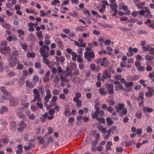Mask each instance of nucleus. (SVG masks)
Instances as JSON below:
<instances>
[{
	"label": "nucleus",
	"mask_w": 154,
	"mask_h": 154,
	"mask_svg": "<svg viewBox=\"0 0 154 154\" xmlns=\"http://www.w3.org/2000/svg\"><path fill=\"white\" fill-rule=\"evenodd\" d=\"M35 67L38 69H39L41 67V64L40 62H37L35 63Z\"/></svg>",
	"instance_id": "nucleus-38"
},
{
	"label": "nucleus",
	"mask_w": 154,
	"mask_h": 154,
	"mask_svg": "<svg viewBox=\"0 0 154 154\" xmlns=\"http://www.w3.org/2000/svg\"><path fill=\"white\" fill-rule=\"evenodd\" d=\"M55 113V111L53 108L50 109L48 111V113L51 116H54Z\"/></svg>",
	"instance_id": "nucleus-31"
},
{
	"label": "nucleus",
	"mask_w": 154,
	"mask_h": 154,
	"mask_svg": "<svg viewBox=\"0 0 154 154\" xmlns=\"http://www.w3.org/2000/svg\"><path fill=\"white\" fill-rule=\"evenodd\" d=\"M145 82V80L142 79L140 80L139 82L143 86L146 87L147 86V85L144 83Z\"/></svg>",
	"instance_id": "nucleus-62"
},
{
	"label": "nucleus",
	"mask_w": 154,
	"mask_h": 154,
	"mask_svg": "<svg viewBox=\"0 0 154 154\" xmlns=\"http://www.w3.org/2000/svg\"><path fill=\"white\" fill-rule=\"evenodd\" d=\"M98 129L100 131L103 132L104 133H106V128L104 127L103 125H101L99 126L98 127Z\"/></svg>",
	"instance_id": "nucleus-21"
},
{
	"label": "nucleus",
	"mask_w": 154,
	"mask_h": 154,
	"mask_svg": "<svg viewBox=\"0 0 154 154\" xmlns=\"http://www.w3.org/2000/svg\"><path fill=\"white\" fill-rule=\"evenodd\" d=\"M146 2H144L136 4L135 5L139 9L144 8L145 10H148L149 7H143V6H144Z\"/></svg>",
	"instance_id": "nucleus-13"
},
{
	"label": "nucleus",
	"mask_w": 154,
	"mask_h": 154,
	"mask_svg": "<svg viewBox=\"0 0 154 154\" xmlns=\"http://www.w3.org/2000/svg\"><path fill=\"white\" fill-rule=\"evenodd\" d=\"M0 90L2 91L3 94L5 95L8 96L10 95L11 94V93L10 92L8 93L7 92L6 88L5 87H1L0 88Z\"/></svg>",
	"instance_id": "nucleus-14"
},
{
	"label": "nucleus",
	"mask_w": 154,
	"mask_h": 154,
	"mask_svg": "<svg viewBox=\"0 0 154 154\" xmlns=\"http://www.w3.org/2000/svg\"><path fill=\"white\" fill-rule=\"evenodd\" d=\"M121 8L123 10H128L127 6H125L124 3H121L119 5V9H120Z\"/></svg>",
	"instance_id": "nucleus-28"
},
{
	"label": "nucleus",
	"mask_w": 154,
	"mask_h": 154,
	"mask_svg": "<svg viewBox=\"0 0 154 154\" xmlns=\"http://www.w3.org/2000/svg\"><path fill=\"white\" fill-rule=\"evenodd\" d=\"M49 48L47 45H44L40 48L39 51L41 56L42 57H48L49 55Z\"/></svg>",
	"instance_id": "nucleus-2"
},
{
	"label": "nucleus",
	"mask_w": 154,
	"mask_h": 154,
	"mask_svg": "<svg viewBox=\"0 0 154 154\" xmlns=\"http://www.w3.org/2000/svg\"><path fill=\"white\" fill-rule=\"evenodd\" d=\"M63 113L66 116H67V114L69 113V115H71L70 108L69 107H66L65 110L63 112Z\"/></svg>",
	"instance_id": "nucleus-16"
},
{
	"label": "nucleus",
	"mask_w": 154,
	"mask_h": 154,
	"mask_svg": "<svg viewBox=\"0 0 154 154\" xmlns=\"http://www.w3.org/2000/svg\"><path fill=\"white\" fill-rule=\"evenodd\" d=\"M75 30L77 31L81 32L83 31V27L82 26H78L75 28Z\"/></svg>",
	"instance_id": "nucleus-57"
},
{
	"label": "nucleus",
	"mask_w": 154,
	"mask_h": 154,
	"mask_svg": "<svg viewBox=\"0 0 154 154\" xmlns=\"http://www.w3.org/2000/svg\"><path fill=\"white\" fill-rule=\"evenodd\" d=\"M36 105H38L39 108L40 109H42L43 108V105L42 103H40V102H38L36 103Z\"/></svg>",
	"instance_id": "nucleus-58"
},
{
	"label": "nucleus",
	"mask_w": 154,
	"mask_h": 154,
	"mask_svg": "<svg viewBox=\"0 0 154 154\" xmlns=\"http://www.w3.org/2000/svg\"><path fill=\"white\" fill-rule=\"evenodd\" d=\"M36 35L38 37V38L40 40L43 38L42 33L41 31H39L36 33Z\"/></svg>",
	"instance_id": "nucleus-24"
},
{
	"label": "nucleus",
	"mask_w": 154,
	"mask_h": 154,
	"mask_svg": "<svg viewBox=\"0 0 154 154\" xmlns=\"http://www.w3.org/2000/svg\"><path fill=\"white\" fill-rule=\"evenodd\" d=\"M106 122L108 125H111L113 124V122L111 119L110 117H108L106 119Z\"/></svg>",
	"instance_id": "nucleus-25"
},
{
	"label": "nucleus",
	"mask_w": 154,
	"mask_h": 154,
	"mask_svg": "<svg viewBox=\"0 0 154 154\" xmlns=\"http://www.w3.org/2000/svg\"><path fill=\"white\" fill-rule=\"evenodd\" d=\"M109 61L107 59L104 57L103 58L102 60V62L100 63V65L102 67H107L109 66Z\"/></svg>",
	"instance_id": "nucleus-10"
},
{
	"label": "nucleus",
	"mask_w": 154,
	"mask_h": 154,
	"mask_svg": "<svg viewBox=\"0 0 154 154\" xmlns=\"http://www.w3.org/2000/svg\"><path fill=\"white\" fill-rule=\"evenodd\" d=\"M42 60L44 63L47 65L49 66L48 65L50 64L49 61L46 59L47 57H43Z\"/></svg>",
	"instance_id": "nucleus-50"
},
{
	"label": "nucleus",
	"mask_w": 154,
	"mask_h": 154,
	"mask_svg": "<svg viewBox=\"0 0 154 154\" xmlns=\"http://www.w3.org/2000/svg\"><path fill=\"white\" fill-rule=\"evenodd\" d=\"M3 26L4 27L7 29H10L11 28V25L8 23H3Z\"/></svg>",
	"instance_id": "nucleus-42"
},
{
	"label": "nucleus",
	"mask_w": 154,
	"mask_h": 154,
	"mask_svg": "<svg viewBox=\"0 0 154 154\" xmlns=\"http://www.w3.org/2000/svg\"><path fill=\"white\" fill-rule=\"evenodd\" d=\"M42 116L46 119L47 118L49 120H51L54 118V116H48V113L47 112H45L44 114L42 115Z\"/></svg>",
	"instance_id": "nucleus-19"
},
{
	"label": "nucleus",
	"mask_w": 154,
	"mask_h": 154,
	"mask_svg": "<svg viewBox=\"0 0 154 154\" xmlns=\"http://www.w3.org/2000/svg\"><path fill=\"white\" fill-rule=\"evenodd\" d=\"M18 103V99L15 97H12L10 102V105L12 106H15L17 105Z\"/></svg>",
	"instance_id": "nucleus-11"
},
{
	"label": "nucleus",
	"mask_w": 154,
	"mask_h": 154,
	"mask_svg": "<svg viewBox=\"0 0 154 154\" xmlns=\"http://www.w3.org/2000/svg\"><path fill=\"white\" fill-rule=\"evenodd\" d=\"M69 14L71 15L74 17H76L78 16L77 13L75 11H73L72 12L70 13Z\"/></svg>",
	"instance_id": "nucleus-47"
},
{
	"label": "nucleus",
	"mask_w": 154,
	"mask_h": 154,
	"mask_svg": "<svg viewBox=\"0 0 154 154\" xmlns=\"http://www.w3.org/2000/svg\"><path fill=\"white\" fill-rule=\"evenodd\" d=\"M120 29L121 31H126L128 30L130 31L131 30L130 28H126L125 27H121Z\"/></svg>",
	"instance_id": "nucleus-56"
},
{
	"label": "nucleus",
	"mask_w": 154,
	"mask_h": 154,
	"mask_svg": "<svg viewBox=\"0 0 154 154\" xmlns=\"http://www.w3.org/2000/svg\"><path fill=\"white\" fill-rule=\"evenodd\" d=\"M111 41L109 39H107L104 42V43L105 45H110L111 43Z\"/></svg>",
	"instance_id": "nucleus-49"
},
{
	"label": "nucleus",
	"mask_w": 154,
	"mask_h": 154,
	"mask_svg": "<svg viewBox=\"0 0 154 154\" xmlns=\"http://www.w3.org/2000/svg\"><path fill=\"white\" fill-rule=\"evenodd\" d=\"M145 59L147 61H149L152 60L153 58L152 56L147 55L145 56Z\"/></svg>",
	"instance_id": "nucleus-39"
},
{
	"label": "nucleus",
	"mask_w": 154,
	"mask_h": 154,
	"mask_svg": "<svg viewBox=\"0 0 154 154\" xmlns=\"http://www.w3.org/2000/svg\"><path fill=\"white\" fill-rule=\"evenodd\" d=\"M97 120L100 123L104 124L106 122L105 119L104 118H97Z\"/></svg>",
	"instance_id": "nucleus-27"
},
{
	"label": "nucleus",
	"mask_w": 154,
	"mask_h": 154,
	"mask_svg": "<svg viewBox=\"0 0 154 154\" xmlns=\"http://www.w3.org/2000/svg\"><path fill=\"white\" fill-rule=\"evenodd\" d=\"M151 45H147V46L142 47V49L144 51H148L150 52L149 53L150 54H154V48L150 46Z\"/></svg>",
	"instance_id": "nucleus-9"
},
{
	"label": "nucleus",
	"mask_w": 154,
	"mask_h": 154,
	"mask_svg": "<svg viewBox=\"0 0 154 154\" xmlns=\"http://www.w3.org/2000/svg\"><path fill=\"white\" fill-rule=\"evenodd\" d=\"M143 110L144 112H151L153 111V109L152 108H150L148 107H146L143 108Z\"/></svg>",
	"instance_id": "nucleus-26"
},
{
	"label": "nucleus",
	"mask_w": 154,
	"mask_h": 154,
	"mask_svg": "<svg viewBox=\"0 0 154 154\" xmlns=\"http://www.w3.org/2000/svg\"><path fill=\"white\" fill-rule=\"evenodd\" d=\"M57 44L58 45V47L60 49H62L63 48V42L62 41H58L57 42Z\"/></svg>",
	"instance_id": "nucleus-30"
},
{
	"label": "nucleus",
	"mask_w": 154,
	"mask_h": 154,
	"mask_svg": "<svg viewBox=\"0 0 154 154\" xmlns=\"http://www.w3.org/2000/svg\"><path fill=\"white\" fill-rule=\"evenodd\" d=\"M144 93L143 92H141L139 93V97L140 98L141 100H143L144 99Z\"/></svg>",
	"instance_id": "nucleus-53"
},
{
	"label": "nucleus",
	"mask_w": 154,
	"mask_h": 154,
	"mask_svg": "<svg viewBox=\"0 0 154 154\" xmlns=\"http://www.w3.org/2000/svg\"><path fill=\"white\" fill-rule=\"evenodd\" d=\"M127 113H128V110H127V109L126 108H124L123 109L122 114H121L120 115V116H122V114L124 115H126L127 114Z\"/></svg>",
	"instance_id": "nucleus-54"
},
{
	"label": "nucleus",
	"mask_w": 154,
	"mask_h": 154,
	"mask_svg": "<svg viewBox=\"0 0 154 154\" xmlns=\"http://www.w3.org/2000/svg\"><path fill=\"white\" fill-rule=\"evenodd\" d=\"M28 117L29 119L33 120L35 119L36 116L34 114L32 113L29 115Z\"/></svg>",
	"instance_id": "nucleus-41"
},
{
	"label": "nucleus",
	"mask_w": 154,
	"mask_h": 154,
	"mask_svg": "<svg viewBox=\"0 0 154 154\" xmlns=\"http://www.w3.org/2000/svg\"><path fill=\"white\" fill-rule=\"evenodd\" d=\"M14 80H12L8 82L4 83V85L6 86H11L14 84Z\"/></svg>",
	"instance_id": "nucleus-22"
},
{
	"label": "nucleus",
	"mask_w": 154,
	"mask_h": 154,
	"mask_svg": "<svg viewBox=\"0 0 154 154\" xmlns=\"http://www.w3.org/2000/svg\"><path fill=\"white\" fill-rule=\"evenodd\" d=\"M22 48L24 50H26L28 47V45L26 44H20Z\"/></svg>",
	"instance_id": "nucleus-63"
},
{
	"label": "nucleus",
	"mask_w": 154,
	"mask_h": 154,
	"mask_svg": "<svg viewBox=\"0 0 154 154\" xmlns=\"http://www.w3.org/2000/svg\"><path fill=\"white\" fill-rule=\"evenodd\" d=\"M26 56L28 58H34L35 57V54L34 52H28L26 54Z\"/></svg>",
	"instance_id": "nucleus-18"
},
{
	"label": "nucleus",
	"mask_w": 154,
	"mask_h": 154,
	"mask_svg": "<svg viewBox=\"0 0 154 154\" xmlns=\"http://www.w3.org/2000/svg\"><path fill=\"white\" fill-rule=\"evenodd\" d=\"M99 94L102 96H105L108 92V91L104 87L100 88L99 90Z\"/></svg>",
	"instance_id": "nucleus-12"
},
{
	"label": "nucleus",
	"mask_w": 154,
	"mask_h": 154,
	"mask_svg": "<svg viewBox=\"0 0 154 154\" xmlns=\"http://www.w3.org/2000/svg\"><path fill=\"white\" fill-rule=\"evenodd\" d=\"M90 67L92 71H94L96 69V66L93 63L90 65Z\"/></svg>",
	"instance_id": "nucleus-48"
},
{
	"label": "nucleus",
	"mask_w": 154,
	"mask_h": 154,
	"mask_svg": "<svg viewBox=\"0 0 154 154\" xmlns=\"http://www.w3.org/2000/svg\"><path fill=\"white\" fill-rule=\"evenodd\" d=\"M133 85V83L132 82H125V86L127 88H129Z\"/></svg>",
	"instance_id": "nucleus-36"
},
{
	"label": "nucleus",
	"mask_w": 154,
	"mask_h": 154,
	"mask_svg": "<svg viewBox=\"0 0 154 154\" xmlns=\"http://www.w3.org/2000/svg\"><path fill=\"white\" fill-rule=\"evenodd\" d=\"M48 134H52L54 131V130L52 127H49L48 128Z\"/></svg>",
	"instance_id": "nucleus-60"
},
{
	"label": "nucleus",
	"mask_w": 154,
	"mask_h": 154,
	"mask_svg": "<svg viewBox=\"0 0 154 154\" xmlns=\"http://www.w3.org/2000/svg\"><path fill=\"white\" fill-rule=\"evenodd\" d=\"M18 65L17 66V69L18 70H22L23 69L24 66L23 64L20 63V62L19 61V63H17Z\"/></svg>",
	"instance_id": "nucleus-35"
},
{
	"label": "nucleus",
	"mask_w": 154,
	"mask_h": 154,
	"mask_svg": "<svg viewBox=\"0 0 154 154\" xmlns=\"http://www.w3.org/2000/svg\"><path fill=\"white\" fill-rule=\"evenodd\" d=\"M0 124L4 126H6L8 125V123L5 120L3 119H0Z\"/></svg>",
	"instance_id": "nucleus-32"
},
{
	"label": "nucleus",
	"mask_w": 154,
	"mask_h": 154,
	"mask_svg": "<svg viewBox=\"0 0 154 154\" xmlns=\"http://www.w3.org/2000/svg\"><path fill=\"white\" fill-rule=\"evenodd\" d=\"M8 61L9 62V66L10 67H13L16 66V65L19 63V60L17 58H10Z\"/></svg>",
	"instance_id": "nucleus-8"
},
{
	"label": "nucleus",
	"mask_w": 154,
	"mask_h": 154,
	"mask_svg": "<svg viewBox=\"0 0 154 154\" xmlns=\"http://www.w3.org/2000/svg\"><path fill=\"white\" fill-rule=\"evenodd\" d=\"M125 107V105L124 103H119L118 104V106H116L115 109H118L121 110L123 109Z\"/></svg>",
	"instance_id": "nucleus-17"
},
{
	"label": "nucleus",
	"mask_w": 154,
	"mask_h": 154,
	"mask_svg": "<svg viewBox=\"0 0 154 154\" xmlns=\"http://www.w3.org/2000/svg\"><path fill=\"white\" fill-rule=\"evenodd\" d=\"M135 116L137 119H139L142 116V114L141 112H137Z\"/></svg>",
	"instance_id": "nucleus-52"
},
{
	"label": "nucleus",
	"mask_w": 154,
	"mask_h": 154,
	"mask_svg": "<svg viewBox=\"0 0 154 154\" xmlns=\"http://www.w3.org/2000/svg\"><path fill=\"white\" fill-rule=\"evenodd\" d=\"M75 119L73 117H70L68 120V122L69 123H71L75 122Z\"/></svg>",
	"instance_id": "nucleus-64"
},
{
	"label": "nucleus",
	"mask_w": 154,
	"mask_h": 154,
	"mask_svg": "<svg viewBox=\"0 0 154 154\" xmlns=\"http://www.w3.org/2000/svg\"><path fill=\"white\" fill-rule=\"evenodd\" d=\"M107 71V72H108L110 73L114 74L115 71L114 70L112 69L111 67H109L108 69L106 70Z\"/></svg>",
	"instance_id": "nucleus-46"
},
{
	"label": "nucleus",
	"mask_w": 154,
	"mask_h": 154,
	"mask_svg": "<svg viewBox=\"0 0 154 154\" xmlns=\"http://www.w3.org/2000/svg\"><path fill=\"white\" fill-rule=\"evenodd\" d=\"M33 80L34 82H38L39 81V77L37 75H34L33 78Z\"/></svg>",
	"instance_id": "nucleus-45"
},
{
	"label": "nucleus",
	"mask_w": 154,
	"mask_h": 154,
	"mask_svg": "<svg viewBox=\"0 0 154 154\" xmlns=\"http://www.w3.org/2000/svg\"><path fill=\"white\" fill-rule=\"evenodd\" d=\"M10 126V128L12 130H14L17 127L16 122L14 121H12L11 122Z\"/></svg>",
	"instance_id": "nucleus-15"
},
{
	"label": "nucleus",
	"mask_w": 154,
	"mask_h": 154,
	"mask_svg": "<svg viewBox=\"0 0 154 154\" xmlns=\"http://www.w3.org/2000/svg\"><path fill=\"white\" fill-rule=\"evenodd\" d=\"M52 96V95L50 94H46V96L44 98V100L46 102H48L49 101V99H50Z\"/></svg>",
	"instance_id": "nucleus-29"
},
{
	"label": "nucleus",
	"mask_w": 154,
	"mask_h": 154,
	"mask_svg": "<svg viewBox=\"0 0 154 154\" xmlns=\"http://www.w3.org/2000/svg\"><path fill=\"white\" fill-rule=\"evenodd\" d=\"M8 111V109L5 106H2L0 109V113L3 114L4 112H6Z\"/></svg>",
	"instance_id": "nucleus-20"
},
{
	"label": "nucleus",
	"mask_w": 154,
	"mask_h": 154,
	"mask_svg": "<svg viewBox=\"0 0 154 154\" xmlns=\"http://www.w3.org/2000/svg\"><path fill=\"white\" fill-rule=\"evenodd\" d=\"M16 113V115L17 116L20 118L24 119L26 117V116L25 114H23V108L22 107H19L15 111Z\"/></svg>",
	"instance_id": "nucleus-7"
},
{
	"label": "nucleus",
	"mask_w": 154,
	"mask_h": 154,
	"mask_svg": "<svg viewBox=\"0 0 154 154\" xmlns=\"http://www.w3.org/2000/svg\"><path fill=\"white\" fill-rule=\"evenodd\" d=\"M19 125L21 126V127H22L23 128H25L27 126V124L26 123L23 122V121H21L19 123Z\"/></svg>",
	"instance_id": "nucleus-34"
},
{
	"label": "nucleus",
	"mask_w": 154,
	"mask_h": 154,
	"mask_svg": "<svg viewBox=\"0 0 154 154\" xmlns=\"http://www.w3.org/2000/svg\"><path fill=\"white\" fill-rule=\"evenodd\" d=\"M98 104L96 103L94 105V108L95 109V111H93L91 113V116L93 119H96L98 118L99 115V112L100 110V108L98 107Z\"/></svg>",
	"instance_id": "nucleus-3"
},
{
	"label": "nucleus",
	"mask_w": 154,
	"mask_h": 154,
	"mask_svg": "<svg viewBox=\"0 0 154 154\" xmlns=\"http://www.w3.org/2000/svg\"><path fill=\"white\" fill-rule=\"evenodd\" d=\"M110 6L112 10H116L118 8V6L116 4H111L110 5Z\"/></svg>",
	"instance_id": "nucleus-37"
},
{
	"label": "nucleus",
	"mask_w": 154,
	"mask_h": 154,
	"mask_svg": "<svg viewBox=\"0 0 154 154\" xmlns=\"http://www.w3.org/2000/svg\"><path fill=\"white\" fill-rule=\"evenodd\" d=\"M17 32L19 34L23 35L25 34V32L21 29H18L17 30Z\"/></svg>",
	"instance_id": "nucleus-59"
},
{
	"label": "nucleus",
	"mask_w": 154,
	"mask_h": 154,
	"mask_svg": "<svg viewBox=\"0 0 154 154\" xmlns=\"http://www.w3.org/2000/svg\"><path fill=\"white\" fill-rule=\"evenodd\" d=\"M127 55L128 57H130L133 56L134 54L132 51L130 50L129 48H128V51L127 53Z\"/></svg>",
	"instance_id": "nucleus-43"
},
{
	"label": "nucleus",
	"mask_w": 154,
	"mask_h": 154,
	"mask_svg": "<svg viewBox=\"0 0 154 154\" xmlns=\"http://www.w3.org/2000/svg\"><path fill=\"white\" fill-rule=\"evenodd\" d=\"M27 13H32L36 15L38 14V13L36 11V10H26Z\"/></svg>",
	"instance_id": "nucleus-51"
},
{
	"label": "nucleus",
	"mask_w": 154,
	"mask_h": 154,
	"mask_svg": "<svg viewBox=\"0 0 154 154\" xmlns=\"http://www.w3.org/2000/svg\"><path fill=\"white\" fill-rule=\"evenodd\" d=\"M38 89L39 91L35 88H34L33 90L34 99L31 101V102L32 103L35 102L36 100L38 102L41 101V99L40 98V92L41 96L42 97L45 95V91L44 88L43 86H42L40 87H39Z\"/></svg>",
	"instance_id": "nucleus-1"
},
{
	"label": "nucleus",
	"mask_w": 154,
	"mask_h": 154,
	"mask_svg": "<svg viewBox=\"0 0 154 154\" xmlns=\"http://www.w3.org/2000/svg\"><path fill=\"white\" fill-rule=\"evenodd\" d=\"M153 95V93L150 91H148L145 94V96L146 97H149L152 96Z\"/></svg>",
	"instance_id": "nucleus-40"
},
{
	"label": "nucleus",
	"mask_w": 154,
	"mask_h": 154,
	"mask_svg": "<svg viewBox=\"0 0 154 154\" xmlns=\"http://www.w3.org/2000/svg\"><path fill=\"white\" fill-rule=\"evenodd\" d=\"M72 56V60L74 61H76V58H77V55L76 53L72 51L71 54Z\"/></svg>",
	"instance_id": "nucleus-23"
},
{
	"label": "nucleus",
	"mask_w": 154,
	"mask_h": 154,
	"mask_svg": "<svg viewBox=\"0 0 154 154\" xmlns=\"http://www.w3.org/2000/svg\"><path fill=\"white\" fill-rule=\"evenodd\" d=\"M138 14L142 16H143L145 18H151L152 17L149 10H140L138 11Z\"/></svg>",
	"instance_id": "nucleus-6"
},
{
	"label": "nucleus",
	"mask_w": 154,
	"mask_h": 154,
	"mask_svg": "<svg viewBox=\"0 0 154 154\" xmlns=\"http://www.w3.org/2000/svg\"><path fill=\"white\" fill-rule=\"evenodd\" d=\"M26 87L29 88H32L34 87V85L32 84L29 82L28 81H26Z\"/></svg>",
	"instance_id": "nucleus-33"
},
{
	"label": "nucleus",
	"mask_w": 154,
	"mask_h": 154,
	"mask_svg": "<svg viewBox=\"0 0 154 154\" xmlns=\"http://www.w3.org/2000/svg\"><path fill=\"white\" fill-rule=\"evenodd\" d=\"M114 88V85L113 84H108L106 87V90H109V89H112Z\"/></svg>",
	"instance_id": "nucleus-55"
},
{
	"label": "nucleus",
	"mask_w": 154,
	"mask_h": 154,
	"mask_svg": "<svg viewBox=\"0 0 154 154\" xmlns=\"http://www.w3.org/2000/svg\"><path fill=\"white\" fill-rule=\"evenodd\" d=\"M84 57L87 59L89 62L91 61V60L94 58L95 57L94 52L93 51H85L84 53Z\"/></svg>",
	"instance_id": "nucleus-5"
},
{
	"label": "nucleus",
	"mask_w": 154,
	"mask_h": 154,
	"mask_svg": "<svg viewBox=\"0 0 154 154\" xmlns=\"http://www.w3.org/2000/svg\"><path fill=\"white\" fill-rule=\"evenodd\" d=\"M57 70L59 75L64 73V71L60 66H58L57 67Z\"/></svg>",
	"instance_id": "nucleus-44"
},
{
	"label": "nucleus",
	"mask_w": 154,
	"mask_h": 154,
	"mask_svg": "<svg viewBox=\"0 0 154 154\" xmlns=\"http://www.w3.org/2000/svg\"><path fill=\"white\" fill-rule=\"evenodd\" d=\"M129 48L130 49V50H131L132 51V52H133L134 53H137L138 52V50L136 48H133L132 47H130Z\"/></svg>",
	"instance_id": "nucleus-61"
},
{
	"label": "nucleus",
	"mask_w": 154,
	"mask_h": 154,
	"mask_svg": "<svg viewBox=\"0 0 154 154\" xmlns=\"http://www.w3.org/2000/svg\"><path fill=\"white\" fill-rule=\"evenodd\" d=\"M111 77V76L110 73H108L107 70H106L104 71L103 74V75L102 78H101L100 74L99 73L97 75V79L99 81L101 80L103 82H104V80L107 78H110Z\"/></svg>",
	"instance_id": "nucleus-4"
}]
</instances>
